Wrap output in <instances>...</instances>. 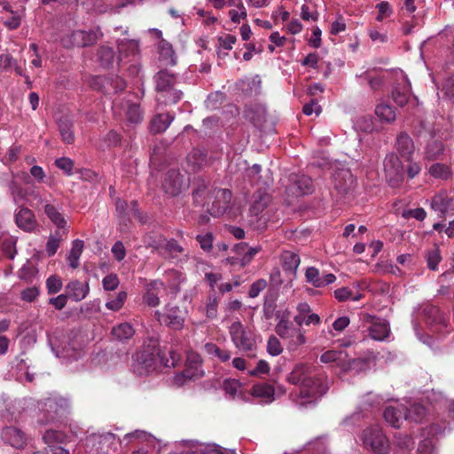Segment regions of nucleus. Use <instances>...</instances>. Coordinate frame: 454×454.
I'll use <instances>...</instances> for the list:
<instances>
[{
  "mask_svg": "<svg viewBox=\"0 0 454 454\" xmlns=\"http://www.w3.org/2000/svg\"><path fill=\"white\" fill-rule=\"evenodd\" d=\"M291 184L286 187V193L288 197L298 198L313 192V184L309 176L305 175H294L290 177Z\"/></svg>",
  "mask_w": 454,
  "mask_h": 454,
  "instance_id": "11",
  "label": "nucleus"
},
{
  "mask_svg": "<svg viewBox=\"0 0 454 454\" xmlns=\"http://www.w3.org/2000/svg\"><path fill=\"white\" fill-rule=\"evenodd\" d=\"M428 175L437 180L448 181L452 178L453 171L450 164L433 163L427 168Z\"/></svg>",
  "mask_w": 454,
  "mask_h": 454,
  "instance_id": "27",
  "label": "nucleus"
},
{
  "mask_svg": "<svg viewBox=\"0 0 454 454\" xmlns=\"http://www.w3.org/2000/svg\"><path fill=\"white\" fill-rule=\"evenodd\" d=\"M280 262L289 282L292 283L296 278L297 270L301 262L299 254L289 250L283 251L280 254Z\"/></svg>",
  "mask_w": 454,
  "mask_h": 454,
  "instance_id": "16",
  "label": "nucleus"
},
{
  "mask_svg": "<svg viewBox=\"0 0 454 454\" xmlns=\"http://www.w3.org/2000/svg\"><path fill=\"white\" fill-rule=\"evenodd\" d=\"M175 117L169 114H158L150 121V131L153 134L164 132L174 121Z\"/></svg>",
  "mask_w": 454,
  "mask_h": 454,
  "instance_id": "31",
  "label": "nucleus"
},
{
  "mask_svg": "<svg viewBox=\"0 0 454 454\" xmlns=\"http://www.w3.org/2000/svg\"><path fill=\"white\" fill-rule=\"evenodd\" d=\"M14 220L17 226L26 232H33L38 227V223L34 212L24 206H20L16 209Z\"/></svg>",
  "mask_w": 454,
  "mask_h": 454,
  "instance_id": "13",
  "label": "nucleus"
},
{
  "mask_svg": "<svg viewBox=\"0 0 454 454\" xmlns=\"http://www.w3.org/2000/svg\"><path fill=\"white\" fill-rule=\"evenodd\" d=\"M62 280L57 275H51L46 280V288L50 294L59 293L62 289Z\"/></svg>",
  "mask_w": 454,
  "mask_h": 454,
  "instance_id": "63",
  "label": "nucleus"
},
{
  "mask_svg": "<svg viewBox=\"0 0 454 454\" xmlns=\"http://www.w3.org/2000/svg\"><path fill=\"white\" fill-rule=\"evenodd\" d=\"M187 162L192 170L201 168L207 163V155L200 150H192L187 156Z\"/></svg>",
  "mask_w": 454,
  "mask_h": 454,
  "instance_id": "47",
  "label": "nucleus"
},
{
  "mask_svg": "<svg viewBox=\"0 0 454 454\" xmlns=\"http://www.w3.org/2000/svg\"><path fill=\"white\" fill-rule=\"evenodd\" d=\"M43 439L46 444L50 447H54L56 443H62L67 440V434L61 431L57 430H47Z\"/></svg>",
  "mask_w": 454,
  "mask_h": 454,
  "instance_id": "53",
  "label": "nucleus"
},
{
  "mask_svg": "<svg viewBox=\"0 0 454 454\" xmlns=\"http://www.w3.org/2000/svg\"><path fill=\"white\" fill-rule=\"evenodd\" d=\"M58 127L63 142L66 144H73L74 141V134L72 121L66 116L61 117L58 121Z\"/></svg>",
  "mask_w": 454,
  "mask_h": 454,
  "instance_id": "38",
  "label": "nucleus"
},
{
  "mask_svg": "<svg viewBox=\"0 0 454 454\" xmlns=\"http://www.w3.org/2000/svg\"><path fill=\"white\" fill-rule=\"evenodd\" d=\"M445 155V146L440 142L434 140L428 143L425 148V159L428 161L443 160Z\"/></svg>",
  "mask_w": 454,
  "mask_h": 454,
  "instance_id": "34",
  "label": "nucleus"
},
{
  "mask_svg": "<svg viewBox=\"0 0 454 454\" xmlns=\"http://www.w3.org/2000/svg\"><path fill=\"white\" fill-rule=\"evenodd\" d=\"M407 419L414 422H420L426 417V408L419 403L412 404L409 409L407 408Z\"/></svg>",
  "mask_w": 454,
  "mask_h": 454,
  "instance_id": "54",
  "label": "nucleus"
},
{
  "mask_svg": "<svg viewBox=\"0 0 454 454\" xmlns=\"http://www.w3.org/2000/svg\"><path fill=\"white\" fill-rule=\"evenodd\" d=\"M102 36L98 29L74 30L61 38V43L65 48H84L95 44Z\"/></svg>",
  "mask_w": 454,
  "mask_h": 454,
  "instance_id": "7",
  "label": "nucleus"
},
{
  "mask_svg": "<svg viewBox=\"0 0 454 454\" xmlns=\"http://www.w3.org/2000/svg\"><path fill=\"white\" fill-rule=\"evenodd\" d=\"M287 381L293 385H301L299 395L294 399L301 407L315 403L328 389L321 380L311 376L310 366L307 364H296L287 375Z\"/></svg>",
  "mask_w": 454,
  "mask_h": 454,
  "instance_id": "1",
  "label": "nucleus"
},
{
  "mask_svg": "<svg viewBox=\"0 0 454 454\" xmlns=\"http://www.w3.org/2000/svg\"><path fill=\"white\" fill-rule=\"evenodd\" d=\"M216 201L213 202L212 214L215 215H223L228 207V205L231 199V192L227 189H218L215 191Z\"/></svg>",
  "mask_w": 454,
  "mask_h": 454,
  "instance_id": "26",
  "label": "nucleus"
},
{
  "mask_svg": "<svg viewBox=\"0 0 454 454\" xmlns=\"http://www.w3.org/2000/svg\"><path fill=\"white\" fill-rule=\"evenodd\" d=\"M348 358V354L344 350H328L320 356V361L324 364L336 363L338 366H344Z\"/></svg>",
  "mask_w": 454,
  "mask_h": 454,
  "instance_id": "39",
  "label": "nucleus"
},
{
  "mask_svg": "<svg viewBox=\"0 0 454 454\" xmlns=\"http://www.w3.org/2000/svg\"><path fill=\"white\" fill-rule=\"evenodd\" d=\"M204 350L207 355L218 358L221 362H227L231 358V354L227 349H222L213 342L206 343Z\"/></svg>",
  "mask_w": 454,
  "mask_h": 454,
  "instance_id": "50",
  "label": "nucleus"
},
{
  "mask_svg": "<svg viewBox=\"0 0 454 454\" xmlns=\"http://www.w3.org/2000/svg\"><path fill=\"white\" fill-rule=\"evenodd\" d=\"M89 441L93 444L98 443V449L102 452H108L111 449L116 447V436L110 432L98 433L90 435Z\"/></svg>",
  "mask_w": 454,
  "mask_h": 454,
  "instance_id": "25",
  "label": "nucleus"
},
{
  "mask_svg": "<svg viewBox=\"0 0 454 454\" xmlns=\"http://www.w3.org/2000/svg\"><path fill=\"white\" fill-rule=\"evenodd\" d=\"M135 330L129 323H121L112 329V335L118 340H125L133 337Z\"/></svg>",
  "mask_w": 454,
  "mask_h": 454,
  "instance_id": "44",
  "label": "nucleus"
},
{
  "mask_svg": "<svg viewBox=\"0 0 454 454\" xmlns=\"http://www.w3.org/2000/svg\"><path fill=\"white\" fill-rule=\"evenodd\" d=\"M200 372H191L190 369H184L183 372L173 376L171 383L173 386L180 387L192 380L200 379Z\"/></svg>",
  "mask_w": 454,
  "mask_h": 454,
  "instance_id": "45",
  "label": "nucleus"
},
{
  "mask_svg": "<svg viewBox=\"0 0 454 454\" xmlns=\"http://www.w3.org/2000/svg\"><path fill=\"white\" fill-rule=\"evenodd\" d=\"M225 2L229 6L239 9V14L236 12V9H231L229 11V17L233 23H239L242 20L247 19V12L243 0H227Z\"/></svg>",
  "mask_w": 454,
  "mask_h": 454,
  "instance_id": "40",
  "label": "nucleus"
},
{
  "mask_svg": "<svg viewBox=\"0 0 454 454\" xmlns=\"http://www.w3.org/2000/svg\"><path fill=\"white\" fill-rule=\"evenodd\" d=\"M159 53L166 65H176V57L172 45L163 39L159 43Z\"/></svg>",
  "mask_w": 454,
  "mask_h": 454,
  "instance_id": "43",
  "label": "nucleus"
},
{
  "mask_svg": "<svg viewBox=\"0 0 454 454\" xmlns=\"http://www.w3.org/2000/svg\"><path fill=\"white\" fill-rule=\"evenodd\" d=\"M378 15L376 20L382 21L384 19L392 15L393 10L390 4L387 1H382L376 5Z\"/></svg>",
  "mask_w": 454,
  "mask_h": 454,
  "instance_id": "64",
  "label": "nucleus"
},
{
  "mask_svg": "<svg viewBox=\"0 0 454 454\" xmlns=\"http://www.w3.org/2000/svg\"><path fill=\"white\" fill-rule=\"evenodd\" d=\"M185 369H190L191 372H200V379L203 377L204 372L202 370V358L200 354L196 352H189L187 354V360Z\"/></svg>",
  "mask_w": 454,
  "mask_h": 454,
  "instance_id": "49",
  "label": "nucleus"
},
{
  "mask_svg": "<svg viewBox=\"0 0 454 454\" xmlns=\"http://www.w3.org/2000/svg\"><path fill=\"white\" fill-rule=\"evenodd\" d=\"M229 333L234 346L243 352H254L256 342L254 333L247 330L240 321L233 322L229 327Z\"/></svg>",
  "mask_w": 454,
  "mask_h": 454,
  "instance_id": "6",
  "label": "nucleus"
},
{
  "mask_svg": "<svg viewBox=\"0 0 454 454\" xmlns=\"http://www.w3.org/2000/svg\"><path fill=\"white\" fill-rule=\"evenodd\" d=\"M394 444L401 450H411L414 447V441L409 434L398 433L394 436Z\"/></svg>",
  "mask_w": 454,
  "mask_h": 454,
  "instance_id": "57",
  "label": "nucleus"
},
{
  "mask_svg": "<svg viewBox=\"0 0 454 454\" xmlns=\"http://www.w3.org/2000/svg\"><path fill=\"white\" fill-rule=\"evenodd\" d=\"M66 294L74 301H81L86 298L90 292L88 283H82L79 280H73L67 284Z\"/></svg>",
  "mask_w": 454,
  "mask_h": 454,
  "instance_id": "24",
  "label": "nucleus"
},
{
  "mask_svg": "<svg viewBox=\"0 0 454 454\" xmlns=\"http://www.w3.org/2000/svg\"><path fill=\"white\" fill-rule=\"evenodd\" d=\"M407 407L403 404L388 406L384 411V419L391 427L399 428L402 422L407 419Z\"/></svg>",
  "mask_w": 454,
  "mask_h": 454,
  "instance_id": "20",
  "label": "nucleus"
},
{
  "mask_svg": "<svg viewBox=\"0 0 454 454\" xmlns=\"http://www.w3.org/2000/svg\"><path fill=\"white\" fill-rule=\"evenodd\" d=\"M305 278L308 283L317 288L326 286L336 280V277L333 273L320 277L319 270L315 267H309L306 270Z\"/></svg>",
  "mask_w": 454,
  "mask_h": 454,
  "instance_id": "22",
  "label": "nucleus"
},
{
  "mask_svg": "<svg viewBox=\"0 0 454 454\" xmlns=\"http://www.w3.org/2000/svg\"><path fill=\"white\" fill-rule=\"evenodd\" d=\"M139 44L137 41L135 40H121L118 44V51L120 53L119 60H121L122 58H127L129 56H135L138 52Z\"/></svg>",
  "mask_w": 454,
  "mask_h": 454,
  "instance_id": "41",
  "label": "nucleus"
},
{
  "mask_svg": "<svg viewBox=\"0 0 454 454\" xmlns=\"http://www.w3.org/2000/svg\"><path fill=\"white\" fill-rule=\"evenodd\" d=\"M233 250L236 254L240 257L239 260L241 265L245 266L253 260L254 255L261 250V247H249L247 243L241 242L235 245Z\"/></svg>",
  "mask_w": 454,
  "mask_h": 454,
  "instance_id": "30",
  "label": "nucleus"
},
{
  "mask_svg": "<svg viewBox=\"0 0 454 454\" xmlns=\"http://www.w3.org/2000/svg\"><path fill=\"white\" fill-rule=\"evenodd\" d=\"M196 240L199 242L200 247L203 251L208 253L213 249L214 236L211 232L197 235Z\"/></svg>",
  "mask_w": 454,
  "mask_h": 454,
  "instance_id": "62",
  "label": "nucleus"
},
{
  "mask_svg": "<svg viewBox=\"0 0 454 454\" xmlns=\"http://www.w3.org/2000/svg\"><path fill=\"white\" fill-rule=\"evenodd\" d=\"M156 90L160 94L157 98L164 105L176 104L183 97L180 90L174 89L176 76L167 70H160L155 75Z\"/></svg>",
  "mask_w": 454,
  "mask_h": 454,
  "instance_id": "4",
  "label": "nucleus"
},
{
  "mask_svg": "<svg viewBox=\"0 0 454 454\" xmlns=\"http://www.w3.org/2000/svg\"><path fill=\"white\" fill-rule=\"evenodd\" d=\"M184 176L176 169L168 170L162 184L164 192L169 196H177L184 187Z\"/></svg>",
  "mask_w": 454,
  "mask_h": 454,
  "instance_id": "14",
  "label": "nucleus"
},
{
  "mask_svg": "<svg viewBox=\"0 0 454 454\" xmlns=\"http://www.w3.org/2000/svg\"><path fill=\"white\" fill-rule=\"evenodd\" d=\"M390 333L389 323L385 319L372 321L369 327V335L375 340H384Z\"/></svg>",
  "mask_w": 454,
  "mask_h": 454,
  "instance_id": "28",
  "label": "nucleus"
},
{
  "mask_svg": "<svg viewBox=\"0 0 454 454\" xmlns=\"http://www.w3.org/2000/svg\"><path fill=\"white\" fill-rule=\"evenodd\" d=\"M126 299L127 293L125 291H121L117 294L114 299H112L106 303V307L110 310L118 311L124 305Z\"/></svg>",
  "mask_w": 454,
  "mask_h": 454,
  "instance_id": "60",
  "label": "nucleus"
},
{
  "mask_svg": "<svg viewBox=\"0 0 454 454\" xmlns=\"http://www.w3.org/2000/svg\"><path fill=\"white\" fill-rule=\"evenodd\" d=\"M126 120L130 124H138L144 119V112L139 103L126 100L124 103Z\"/></svg>",
  "mask_w": 454,
  "mask_h": 454,
  "instance_id": "32",
  "label": "nucleus"
},
{
  "mask_svg": "<svg viewBox=\"0 0 454 454\" xmlns=\"http://www.w3.org/2000/svg\"><path fill=\"white\" fill-rule=\"evenodd\" d=\"M294 322L295 323V327L301 328L303 324L306 325H318L321 323V318L319 315H309V317H305L297 313L294 317Z\"/></svg>",
  "mask_w": 454,
  "mask_h": 454,
  "instance_id": "58",
  "label": "nucleus"
},
{
  "mask_svg": "<svg viewBox=\"0 0 454 454\" xmlns=\"http://www.w3.org/2000/svg\"><path fill=\"white\" fill-rule=\"evenodd\" d=\"M16 240L12 236H3L0 238V249L10 259H13L16 254Z\"/></svg>",
  "mask_w": 454,
  "mask_h": 454,
  "instance_id": "51",
  "label": "nucleus"
},
{
  "mask_svg": "<svg viewBox=\"0 0 454 454\" xmlns=\"http://www.w3.org/2000/svg\"><path fill=\"white\" fill-rule=\"evenodd\" d=\"M271 201L270 194L265 189H258L253 195L250 213L259 216Z\"/></svg>",
  "mask_w": 454,
  "mask_h": 454,
  "instance_id": "23",
  "label": "nucleus"
},
{
  "mask_svg": "<svg viewBox=\"0 0 454 454\" xmlns=\"http://www.w3.org/2000/svg\"><path fill=\"white\" fill-rule=\"evenodd\" d=\"M84 243L81 239H75L72 243V248L67 254V261L72 269L79 266V260L82 253Z\"/></svg>",
  "mask_w": 454,
  "mask_h": 454,
  "instance_id": "42",
  "label": "nucleus"
},
{
  "mask_svg": "<svg viewBox=\"0 0 454 454\" xmlns=\"http://www.w3.org/2000/svg\"><path fill=\"white\" fill-rule=\"evenodd\" d=\"M440 93L442 98L450 99L454 98V74L444 79Z\"/></svg>",
  "mask_w": 454,
  "mask_h": 454,
  "instance_id": "59",
  "label": "nucleus"
},
{
  "mask_svg": "<svg viewBox=\"0 0 454 454\" xmlns=\"http://www.w3.org/2000/svg\"><path fill=\"white\" fill-rule=\"evenodd\" d=\"M431 208L438 213L439 216L444 217L449 212L454 210V200L446 192H439L432 198Z\"/></svg>",
  "mask_w": 454,
  "mask_h": 454,
  "instance_id": "19",
  "label": "nucleus"
},
{
  "mask_svg": "<svg viewBox=\"0 0 454 454\" xmlns=\"http://www.w3.org/2000/svg\"><path fill=\"white\" fill-rule=\"evenodd\" d=\"M411 85L407 78L403 76L392 90V98L394 102L400 107L406 106L411 98Z\"/></svg>",
  "mask_w": 454,
  "mask_h": 454,
  "instance_id": "17",
  "label": "nucleus"
},
{
  "mask_svg": "<svg viewBox=\"0 0 454 454\" xmlns=\"http://www.w3.org/2000/svg\"><path fill=\"white\" fill-rule=\"evenodd\" d=\"M160 355V339L147 337L140 349L133 356L132 370L139 376L146 375L156 368V357Z\"/></svg>",
  "mask_w": 454,
  "mask_h": 454,
  "instance_id": "3",
  "label": "nucleus"
},
{
  "mask_svg": "<svg viewBox=\"0 0 454 454\" xmlns=\"http://www.w3.org/2000/svg\"><path fill=\"white\" fill-rule=\"evenodd\" d=\"M375 114L380 121L393 123L396 119L395 108L387 103H380L375 107Z\"/></svg>",
  "mask_w": 454,
  "mask_h": 454,
  "instance_id": "36",
  "label": "nucleus"
},
{
  "mask_svg": "<svg viewBox=\"0 0 454 454\" xmlns=\"http://www.w3.org/2000/svg\"><path fill=\"white\" fill-rule=\"evenodd\" d=\"M429 317L428 322L434 327V331L442 333L448 328V320L444 313L436 307H431L427 310Z\"/></svg>",
  "mask_w": 454,
  "mask_h": 454,
  "instance_id": "29",
  "label": "nucleus"
},
{
  "mask_svg": "<svg viewBox=\"0 0 454 454\" xmlns=\"http://www.w3.org/2000/svg\"><path fill=\"white\" fill-rule=\"evenodd\" d=\"M155 317L161 325L171 330L180 331L184 325V316L178 306L168 304L163 311L156 310Z\"/></svg>",
  "mask_w": 454,
  "mask_h": 454,
  "instance_id": "9",
  "label": "nucleus"
},
{
  "mask_svg": "<svg viewBox=\"0 0 454 454\" xmlns=\"http://www.w3.org/2000/svg\"><path fill=\"white\" fill-rule=\"evenodd\" d=\"M362 442L365 449L375 454H387L388 440L378 425L366 427L362 434Z\"/></svg>",
  "mask_w": 454,
  "mask_h": 454,
  "instance_id": "5",
  "label": "nucleus"
},
{
  "mask_svg": "<svg viewBox=\"0 0 454 454\" xmlns=\"http://www.w3.org/2000/svg\"><path fill=\"white\" fill-rule=\"evenodd\" d=\"M253 396L261 398L265 403H271L274 400L275 389L273 386L268 383H259L251 388Z\"/></svg>",
  "mask_w": 454,
  "mask_h": 454,
  "instance_id": "35",
  "label": "nucleus"
},
{
  "mask_svg": "<svg viewBox=\"0 0 454 454\" xmlns=\"http://www.w3.org/2000/svg\"><path fill=\"white\" fill-rule=\"evenodd\" d=\"M10 193L12 197L14 203L18 204L20 201L26 200L30 194L27 189H24L17 181L12 180L8 184Z\"/></svg>",
  "mask_w": 454,
  "mask_h": 454,
  "instance_id": "46",
  "label": "nucleus"
},
{
  "mask_svg": "<svg viewBox=\"0 0 454 454\" xmlns=\"http://www.w3.org/2000/svg\"><path fill=\"white\" fill-rule=\"evenodd\" d=\"M165 292L164 283L160 280H153L147 285L143 300L148 306L157 307L160 304V296H162Z\"/></svg>",
  "mask_w": 454,
  "mask_h": 454,
  "instance_id": "18",
  "label": "nucleus"
},
{
  "mask_svg": "<svg viewBox=\"0 0 454 454\" xmlns=\"http://www.w3.org/2000/svg\"><path fill=\"white\" fill-rule=\"evenodd\" d=\"M168 254L169 259H176L178 255L184 254L188 258V254H184L185 249L175 239H165L164 244L155 247Z\"/></svg>",
  "mask_w": 454,
  "mask_h": 454,
  "instance_id": "33",
  "label": "nucleus"
},
{
  "mask_svg": "<svg viewBox=\"0 0 454 454\" xmlns=\"http://www.w3.org/2000/svg\"><path fill=\"white\" fill-rule=\"evenodd\" d=\"M192 200L193 204L198 207L208 206L213 196V191L209 186V182L201 177H197L192 183Z\"/></svg>",
  "mask_w": 454,
  "mask_h": 454,
  "instance_id": "12",
  "label": "nucleus"
},
{
  "mask_svg": "<svg viewBox=\"0 0 454 454\" xmlns=\"http://www.w3.org/2000/svg\"><path fill=\"white\" fill-rule=\"evenodd\" d=\"M219 300L215 294H210L207 296L206 305L204 308L206 316L209 319L215 318L217 317V308Z\"/></svg>",
  "mask_w": 454,
  "mask_h": 454,
  "instance_id": "55",
  "label": "nucleus"
},
{
  "mask_svg": "<svg viewBox=\"0 0 454 454\" xmlns=\"http://www.w3.org/2000/svg\"><path fill=\"white\" fill-rule=\"evenodd\" d=\"M3 440L11 446L20 449L26 445L27 438L25 434L14 427H6L2 430Z\"/></svg>",
  "mask_w": 454,
  "mask_h": 454,
  "instance_id": "21",
  "label": "nucleus"
},
{
  "mask_svg": "<svg viewBox=\"0 0 454 454\" xmlns=\"http://www.w3.org/2000/svg\"><path fill=\"white\" fill-rule=\"evenodd\" d=\"M275 333L284 341L289 351H297L308 342L305 331L295 327L290 320V311L286 309L284 313L278 314V323L275 325Z\"/></svg>",
  "mask_w": 454,
  "mask_h": 454,
  "instance_id": "2",
  "label": "nucleus"
},
{
  "mask_svg": "<svg viewBox=\"0 0 454 454\" xmlns=\"http://www.w3.org/2000/svg\"><path fill=\"white\" fill-rule=\"evenodd\" d=\"M333 187L340 195L348 194L356 184V178L348 169H340L333 176Z\"/></svg>",
  "mask_w": 454,
  "mask_h": 454,
  "instance_id": "15",
  "label": "nucleus"
},
{
  "mask_svg": "<svg viewBox=\"0 0 454 454\" xmlns=\"http://www.w3.org/2000/svg\"><path fill=\"white\" fill-rule=\"evenodd\" d=\"M383 163L387 184L393 188L400 187L404 181V170L399 157L394 153H388Z\"/></svg>",
  "mask_w": 454,
  "mask_h": 454,
  "instance_id": "8",
  "label": "nucleus"
},
{
  "mask_svg": "<svg viewBox=\"0 0 454 454\" xmlns=\"http://www.w3.org/2000/svg\"><path fill=\"white\" fill-rule=\"evenodd\" d=\"M441 260L442 257L438 247H434L431 250L427 251L426 254V261L429 270H436Z\"/></svg>",
  "mask_w": 454,
  "mask_h": 454,
  "instance_id": "56",
  "label": "nucleus"
},
{
  "mask_svg": "<svg viewBox=\"0 0 454 454\" xmlns=\"http://www.w3.org/2000/svg\"><path fill=\"white\" fill-rule=\"evenodd\" d=\"M98 59L103 67H112L115 60L114 50L108 46H101L98 51Z\"/></svg>",
  "mask_w": 454,
  "mask_h": 454,
  "instance_id": "48",
  "label": "nucleus"
},
{
  "mask_svg": "<svg viewBox=\"0 0 454 454\" xmlns=\"http://www.w3.org/2000/svg\"><path fill=\"white\" fill-rule=\"evenodd\" d=\"M396 149L403 157L410 158L414 152V144L410 136L404 133L398 135Z\"/></svg>",
  "mask_w": 454,
  "mask_h": 454,
  "instance_id": "37",
  "label": "nucleus"
},
{
  "mask_svg": "<svg viewBox=\"0 0 454 454\" xmlns=\"http://www.w3.org/2000/svg\"><path fill=\"white\" fill-rule=\"evenodd\" d=\"M43 211L50 221L56 226V236H67L68 232L67 222L62 214V207L59 203L45 201Z\"/></svg>",
  "mask_w": 454,
  "mask_h": 454,
  "instance_id": "10",
  "label": "nucleus"
},
{
  "mask_svg": "<svg viewBox=\"0 0 454 454\" xmlns=\"http://www.w3.org/2000/svg\"><path fill=\"white\" fill-rule=\"evenodd\" d=\"M267 351L272 356H277L282 353L283 348L277 336L271 335L269 337L267 341Z\"/></svg>",
  "mask_w": 454,
  "mask_h": 454,
  "instance_id": "61",
  "label": "nucleus"
},
{
  "mask_svg": "<svg viewBox=\"0 0 454 454\" xmlns=\"http://www.w3.org/2000/svg\"><path fill=\"white\" fill-rule=\"evenodd\" d=\"M359 79L366 81L370 88L376 91L379 90L383 85L384 80L380 75H372V71L366 70L359 75H356Z\"/></svg>",
  "mask_w": 454,
  "mask_h": 454,
  "instance_id": "52",
  "label": "nucleus"
}]
</instances>
